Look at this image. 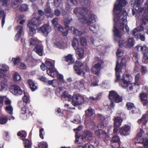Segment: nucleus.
I'll return each mask as SVG.
<instances>
[{
  "mask_svg": "<svg viewBox=\"0 0 148 148\" xmlns=\"http://www.w3.org/2000/svg\"><path fill=\"white\" fill-rule=\"evenodd\" d=\"M126 2L125 0H119L118 3L114 5L113 9V12L116 16L114 19V24L113 32L115 37H118L119 38L122 37L121 32L118 29L117 26L120 30L124 32L125 28L126 32H128L129 30L127 25V14L126 10H122L123 7L126 5Z\"/></svg>",
  "mask_w": 148,
  "mask_h": 148,
  "instance_id": "nucleus-1",
  "label": "nucleus"
},
{
  "mask_svg": "<svg viewBox=\"0 0 148 148\" xmlns=\"http://www.w3.org/2000/svg\"><path fill=\"white\" fill-rule=\"evenodd\" d=\"M135 144L136 143L142 144L144 148H148V133L145 134L144 131L140 129L135 138Z\"/></svg>",
  "mask_w": 148,
  "mask_h": 148,
  "instance_id": "nucleus-2",
  "label": "nucleus"
},
{
  "mask_svg": "<svg viewBox=\"0 0 148 148\" xmlns=\"http://www.w3.org/2000/svg\"><path fill=\"white\" fill-rule=\"evenodd\" d=\"M126 61L125 60L122 58L121 60V61L120 62V64L119 62L117 61L116 67L115 69L116 72V79L115 80V82H117L118 81L120 80V75L121 73V71H119L120 67L121 69H123L125 68L126 66Z\"/></svg>",
  "mask_w": 148,
  "mask_h": 148,
  "instance_id": "nucleus-3",
  "label": "nucleus"
},
{
  "mask_svg": "<svg viewBox=\"0 0 148 148\" xmlns=\"http://www.w3.org/2000/svg\"><path fill=\"white\" fill-rule=\"evenodd\" d=\"M47 74L53 77H55V73L57 72L55 69L54 65L50 61H46L45 62Z\"/></svg>",
  "mask_w": 148,
  "mask_h": 148,
  "instance_id": "nucleus-4",
  "label": "nucleus"
},
{
  "mask_svg": "<svg viewBox=\"0 0 148 148\" xmlns=\"http://www.w3.org/2000/svg\"><path fill=\"white\" fill-rule=\"evenodd\" d=\"M132 79L131 75L129 74H126L125 77L123 75L122 78L119 81V85L123 88H126L130 85L129 83Z\"/></svg>",
  "mask_w": 148,
  "mask_h": 148,
  "instance_id": "nucleus-5",
  "label": "nucleus"
},
{
  "mask_svg": "<svg viewBox=\"0 0 148 148\" xmlns=\"http://www.w3.org/2000/svg\"><path fill=\"white\" fill-rule=\"evenodd\" d=\"M72 103L75 106L81 105L84 102L83 97L79 94L74 95L72 97Z\"/></svg>",
  "mask_w": 148,
  "mask_h": 148,
  "instance_id": "nucleus-6",
  "label": "nucleus"
},
{
  "mask_svg": "<svg viewBox=\"0 0 148 148\" xmlns=\"http://www.w3.org/2000/svg\"><path fill=\"white\" fill-rule=\"evenodd\" d=\"M84 66V64L79 61H76L75 64L73 65V69L76 73L79 75H81L82 73L84 75L85 72H84V69L81 68Z\"/></svg>",
  "mask_w": 148,
  "mask_h": 148,
  "instance_id": "nucleus-7",
  "label": "nucleus"
},
{
  "mask_svg": "<svg viewBox=\"0 0 148 148\" xmlns=\"http://www.w3.org/2000/svg\"><path fill=\"white\" fill-rule=\"evenodd\" d=\"M79 1L82 5H86L89 3V0H79ZM77 3V0H67L66 8L67 9H68L71 6L76 5Z\"/></svg>",
  "mask_w": 148,
  "mask_h": 148,
  "instance_id": "nucleus-8",
  "label": "nucleus"
},
{
  "mask_svg": "<svg viewBox=\"0 0 148 148\" xmlns=\"http://www.w3.org/2000/svg\"><path fill=\"white\" fill-rule=\"evenodd\" d=\"M110 145L113 148H119L121 143L120 138L117 135H114L111 138Z\"/></svg>",
  "mask_w": 148,
  "mask_h": 148,
  "instance_id": "nucleus-9",
  "label": "nucleus"
},
{
  "mask_svg": "<svg viewBox=\"0 0 148 148\" xmlns=\"http://www.w3.org/2000/svg\"><path fill=\"white\" fill-rule=\"evenodd\" d=\"M113 121L114 127L113 132L114 133H116L118 132L119 127L121 125L123 119L119 116H116L114 118Z\"/></svg>",
  "mask_w": 148,
  "mask_h": 148,
  "instance_id": "nucleus-10",
  "label": "nucleus"
},
{
  "mask_svg": "<svg viewBox=\"0 0 148 148\" xmlns=\"http://www.w3.org/2000/svg\"><path fill=\"white\" fill-rule=\"evenodd\" d=\"M103 64L102 60L99 61L98 62L95 64L92 67L91 72L94 74L99 76L100 73V71L101 69V65Z\"/></svg>",
  "mask_w": 148,
  "mask_h": 148,
  "instance_id": "nucleus-11",
  "label": "nucleus"
},
{
  "mask_svg": "<svg viewBox=\"0 0 148 148\" xmlns=\"http://www.w3.org/2000/svg\"><path fill=\"white\" fill-rule=\"evenodd\" d=\"M145 12L146 13V14L147 15V16L145 18H142L141 19L140 25L137 28H136L138 32L143 31L144 29V27H145L144 26H143V25H145L147 22L148 23V9H146Z\"/></svg>",
  "mask_w": 148,
  "mask_h": 148,
  "instance_id": "nucleus-12",
  "label": "nucleus"
},
{
  "mask_svg": "<svg viewBox=\"0 0 148 148\" xmlns=\"http://www.w3.org/2000/svg\"><path fill=\"white\" fill-rule=\"evenodd\" d=\"M148 92H142L139 94V97L140 101L144 106L148 108V100H147Z\"/></svg>",
  "mask_w": 148,
  "mask_h": 148,
  "instance_id": "nucleus-13",
  "label": "nucleus"
},
{
  "mask_svg": "<svg viewBox=\"0 0 148 148\" xmlns=\"http://www.w3.org/2000/svg\"><path fill=\"white\" fill-rule=\"evenodd\" d=\"M88 12V10L86 8L82 7L77 8L73 10V13L77 16H85Z\"/></svg>",
  "mask_w": 148,
  "mask_h": 148,
  "instance_id": "nucleus-14",
  "label": "nucleus"
},
{
  "mask_svg": "<svg viewBox=\"0 0 148 148\" xmlns=\"http://www.w3.org/2000/svg\"><path fill=\"white\" fill-rule=\"evenodd\" d=\"M148 121V110L145 114L143 115L141 118L138 120L137 121V123L139 124H140L142 123V127L143 129H145L147 128V127H146V124Z\"/></svg>",
  "mask_w": 148,
  "mask_h": 148,
  "instance_id": "nucleus-15",
  "label": "nucleus"
},
{
  "mask_svg": "<svg viewBox=\"0 0 148 148\" xmlns=\"http://www.w3.org/2000/svg\"><path fill=\"white\" fill-rule=\"evenodd\" d=\"M131 127L128 125H125L119 129V132L122 136H127L130 134Z\"/></svg>",
  "mask_w": 148,
  "mask_h": 148,
  "instance_id": "nucleus-16",
  "label": "nucleus"
},
{
  "mask_svg": "<svg viewBox=\"0 0 148 148\" xmlns=\"http://www.w3.org/2000/svg\"><path fill=\"white\" fill-rule=\"evenodd\" d=\"M10 90L12 93L16 95H20L22 93V91L20 87L16 85L11 86Z\"/></svg>",
  "mask_w": 148,
  "mask_h": 148,
  "instance_id": "nucleus-17",
  "label": "nucleus"
},
{
  "mask_svg": "<svg viewBox=\"0 0 148 148\" xmlns=\"http://www.w3.org/2000/svg\"><path fill=\"white\" fill-rule=\"evenodd\" d=\"M45 36H47L49 33L51 31V27L48 24H44L39 29Z\"/></svg>",
  "mask_w": 148,
  "mask_h": 148,
  "instance_id": "nucleus-18",
  "label": "nucleus"
},
{
  "mask_svg": "<svg viewBox=\"0 0 148 148\" xmlns=\"http://www.w3.org/2000/svg\"><path fill=\"white\" fill-rule=\"evenodd\" d=\"M33 51L39 56H42L44 51L42 45L41 44H37L34 49Z\"/></svg>",
  "mask_w": 148,
  "mask_h": 148,
  "instance_id": "nucleus-19",
  "label": "nucleus"
},
{
  "mask_svg": "<svg viewBox=\"0 0 148 148\" xmlns=\"http://www.w3.org/2000/svg\"><path fill=\"white\" fill-rule=\"evenodd\" d=\"M58 18H53L51 21L52 24L53 25L54 27L56 30L62 31L63 30V27L60 24L58 23Z\"/></svg>",
  "mask_w": 148,
  "mask_h": 148,
  "instance_id": "nucleus-20",
  "label": "nucleus"
},
{
  "mask_svg": "<svg viewBox=\"0 0 148 148\" xmlns=\"http://www.w3.org/2000/svg\"><path fill=\"white\" fill-rule=\"evenodd\" d=\"M142 49L141 50L143 54V56L142 59V61L144 62H148V48L145 45L142 46Z\"/></svg>",
  "mask_w": 148,
  "mask_h": 148,
  "instance_id": "nucleus-21",
  "label": "nucleus"
},
{
  "mask_svg": "<svg viewBox=\"0 0 148 148\" xmlns=\"http://www.w3.org/2000/svg\"><path fill=\"white\" fill-rule=\"evenodd\" d=\"M41 18L40 16L34 18L29 22H30V24L34 27H38L41 23Z\"/></svg>",
  "mask_w": 148,
  "mask_h": 148,
  "instance_id": "nucleus-22",
  "label": "nucleus"
},
{
  "mask_svg": "<svg viewBox=\"0 0 148 148\" xmlns=\"http://www.w3.org/2000/svg\"><path fill=\"white\" fill-rule=\"evenodd\" d=\"M9 67L7 65H3L1 69H0V77L6 78V76L4 73L9 70Z\"/></svg>",
  "mask_w": 148,
  "mask_h": 148,
  "instance_id": "nucleus-23",
  "label": "nucleus"
},
{
  "mask_svg": "<svg viewBox=\"0 0 148 148\" xmlns=\"http://www.w3.org/2000/svg\"><path fill=\"white\" fill-rule=\"evenodd\" d=\"M96 16L93 14H89L87 18V25H90L91 23L96 22Z\"/></svg>",
  "mask_w": 148,
  "mask_h": 148,
  "instance_id": "nucleus-24",
  "label": "nucleus"
},
{
  "mask_svg": "<svg viewBox=\"0 0 148 148\" xmlns=\"http://www.w3.org/2000/svg\"><path fill=\"white\" fill-rule=\"evenodd\" d=\"M126 45H124L125 48H132L133 47L135 44V41L133 37L129 38L127 40L125 41Z\"/></svg>",
  "mask_w": 148,
  "mask_h": 148,
  "instance_id": "nucleus-25",
  "label": "nucleus"
},
{
  "mask_svg": "<svg viewBox=\"0 0 148 148\" xmlns=\"http://www.w3.org/2000/svg\"><path fill=\"white\" fill-rule=\"evenodd\" d=\"M23 27L20 25L16 26V29H18V31L16 34L15 36V40L16 41H18L20 38L22 34Z\"/></svg>",
  "mask_w": 148,
  "mask_h": 148,
  "instance_id": "nucleus-26",
  "label": "nucleus"
},
{
  "mask_svg": "<svg viewBox=\"0 0 148 148\" xmlns=\"http://www.w3.org/2000/svg\"><path fill=\"white\" fill-rule=\"evenodd\" d=\"M83 136L85 139L90 140L92 139V134L90 130H85L84 132Z\"/></svg>",
  "mask_w": 148,
  "mask_h": 148,
  "instance_id": "nucleus-27",
  "label": "nucleus"
},
{
  "mask_svg": "<svg viewBox=\"0 0 148 148\" xmlns=\"http://www.w3.org/2000/svg\"><path fill=\"white\" fill-rule=\"evenodd\" d=\"M64 60L68 62V64L70 65L73 64L74 60H73L72 55L69 54L66 56H65L64 57Z\"/></svg>",
  "mask_w": 148,
  "mask_h": 148,
  "instance_id": "nucleus-28",
  "label": "nucleus"
},
{
  "mask_svg": "<svg viewBox=\"0 0 148 148\" xmlns=\"http://www.w3.org/2000/svg\"><path fill=\"white\" fill-rule=\"evenodd\" d=\"M27 26L29 29V34L30 36H32L36 33V30L34 28V27L32 26L30 22H29L27 25Z\"/></svg>",
  "mask_w": 148,
  "mask_h": 148,
  "instance_id": "nucleus-29",
  "label": "nucleus"
},
{
  "mask_svg": "<svg viewBox=\"0 0 148 148\" xmlns=\"http://www.w3.org/2000/svg\"><path fill=\"white\" fill-rule=\"evenodd\" d=\"M72 45L74 49L76 50L77 49L80 48L78 40L76 38H74L73 39L72 41Z\"/></svg>",
  "mask_w": 148,
  "mask_h": 148,
  "instance_id": "nucleus-30",
  "label": "nucleus"
},
{
  "mask_svg": "<svg viewBox=\"0 0 148 148\" xmlns=\"http://www.w3.org/2000/svg\"><path fill=\"white\" fill-rule=\"evenodd\" d=\"M21 113L23 114H26V116L27 117L29 118L30 116H32V115L31 112L29 111L28 110H27V108L26 107H24L21 108Z\"/></svg>",
  "mask_w": 148,
  "mask_h": 148,
  "instance_id": "nucleus-31",
  "label": "nucleus"
},
{
  "mask_svg": "<svg viewBox=\"0 0 148 148\" xmlns=\"http://www.w3.org/2000/svg\"><path fill=\"white\" fill-rule=\"evenodd\" d=\"M27 83L29 84L30 89L32 91H34L37 89V86L35 85V83L32 80L28 79Z\"/></svg>",
  "mask_w": 148,
  "mask_h": 148,
  "instance_id": "nucleus-32",
  "label": "nucleus"
},
{
  "mask_svg": "<svg viewBox=\"0 0 148 148\" xmlns=\"http://www.w3.org/2000/svg\"><path fill=\"white\" fill-rule=\"evenodd\" d=\"M23 143L25 148H31L32 145L31 140L25 139L23 140Z\"/></svg>",
  "mask_w": 148,
  "mask_h": 148,
  "instance_id": "nucleus-33",
  "label": "nucleus"
},
{
  "mask_svg": "<svg viewBox=\"0 0 148 148\" xmlns=\"http://www.w3.org/2000/svg\"><path fill=\"white\" fill-rule=\"evenodd\" d=\"M61 96L62 98H64L66 100H68L69 101H71L72 99V96L69 94L66 91L64 92Z\"/></svg>",
  "mask_w": 148,
  "mask_h": 148,
  "instance_id": "nucleus-34",
  "label": "nucleus"
},
{
  "mask_svg": "<svg viewBox=\"0 0 148 148\" xmlns=\"http://www.w3.org/2000/svg\"><path fill=\"white\" fill-rule=\"evenodd\" d=\"M77 54L78 55V59H81L83 58L84 51L82 48H79L77 50Z\"/></svg>",
  "mask_w": 148,
  "mask_h": 148,
  "instance_id": "nucleus-35",
  "label": "nucleus"
},
{
  "mask_svg": "<svg viewBox=\"0 0 148 148\" xmlns=\"http://www.w3.org/2000/svg\"><path fill=\"white\" fill-rule=\"evenodd\" d=\"M0 80L1 82L0 83V91L5 88L7 80L6 78L0 77Z\"/></svg>",
  "mask_w": 148,
  "mask_h": 148,
  "instance_id": "nucleus-36",
  "label": "nucleus"
},
{
  "mask_svg": "<svg viewBox=\"0 0 148 148\" xmlns=\"http://www.w3.org/2000/svg\"><path fill=\"white\" fill-rule=\"evenodd\" d=\"M118 94L117 92L111 90L109 92V98L110 100H114Z\"/></svg>",
  "mask_w": 148,
  "mask_h": 148,
  "instance_id": "nucleus-37",
  "label": "nucleus"
},
{
  "mask_svg": "<svg viewBox=\"0 0 148 148\" xmlns=\"http://www.w3.org/2000/svg\"><path fill=\"white\" fill-rule=\"evenodd\" d=\"M22 2V0H13L12 2V5L13 8H16L19 5L20 3Z\"/></svg>",
  "mask_w": 148,
  "mask_h": 148,
  "instance_id": "nucleus-38",
  "label": "nucleus"
},
{
  "mask_svg": "<svg viewBox=\"0 0 148 148\" xmlns=\"http://www.w3.org/2000/svg\"><path fill=\"white\" fill-rule=\"evenodd\" d=\"M77 16L80 22L84 24H86L87 25V19L86 17L85 16Z\"/></svg>",
  "mask_w": 148,
  "mask_h": 148,
  "instance_id": "nucleus-39",
  "label": "nucleus"
},
{
  "mask_svg": "<svg viewBox=\"0 0 148 148\" xmlns=\"http://www.w3.org/2000/svg\"><path fill=\"white\" fill-rule=\"evenodd\" d=\"M13 62L14 65H18L21 61L20 58L19 57L16 58H13L11 60Z\"/></svg>",
  "mask_w": 148,
  "mask_h": 148,
  "instance_id": "nucleus-40",
  "label": "nucleus"
},
{
  "mask_svg": "<svg viewBox=\"0 0 148 148\" xmlns=\"http://www.w3.org/2000/svg\"><path fill=\"white\" fill-rule=\"evenodd\" d=\"M28 5L25 4H22L19 8V10L21 11H25L27 10Z\"/></svg>",
  "mask_w": 148,
  "mask_h": 148,
  "instance_id": "nucleus-41",
  "label": "nucleus"
},
{
  "mask_svg": "<svg viewBox=\"0 0 148 148\" xmlns=\"http://www.w3.org/2000/svg\"><path fill=\"white\" fill-rule=\"evenodd\" d=\"M99 138H102L104 141H105L109 138V136L107 133L105 131H104L102 134L101 135H100Z\"/></svg>",
  "mask_w": 148,
  "mask_h": 148,
  "instance_id": "nucleus-42",
  "label": "nucleus"
},
{
  "mask_svg": "<svg viewBox=\"0 0 148 148\" xmlns=\"http://www.w3.org/2000/svg\"><path fill=\"white\" fill-rule=\"evenodd\" d=\"M140 76V73H138L136 75L135 77V82L134 83V85H137V86L138 87L140 86V84L138 83V82Z\"/></svg>",
  "mask_w": 148,
  "mask_h": 148,
  "instance_id": "nucleus-43",
  "label": "nucleus"
},
{
  "mask_svg": "<svg viewBox=\"0 0 148 148\" xmlns=\"http://www.w3.org/2000/svg\"><path fill=\"white\" fill-rule=\"evenodd\" d=\"M93 112L92 108L89 107L88 109L85 111L86 117H88L92 115Z\"/></svg>",
  "mask_w": 148,
  "mask_h": 148,
  "instance_id": "nucleus-44",
  "label": "nucleus"
},
{
  "mask_svg": "<svg viewBox=\"0 0 148 148\" xmlns=\"http://www.w3.org/2000/svg\"><path fill=\"white\" fill-rule=\"evenodd\" d=\"M45 15L49 16L51 12V10L49 7H47L45 8L44 10Z\"/></svg>",
  "mask_w": 148,
  "mask_h": 148,
  "instance_id": "nucleus-45",
  "label": "nucleus"
},
{
  "mask_svg": "<svg viewBox=\"0 0 148 148\" xmlns=\"http://www.w3.org/2000/svg\"><path fill=\"white\" fill-rule=\"evenodd\" d=\"M8 120V118L6 116L4 117H0V124L3 125L5 124Z\"/></svg>",
  "mask_w": 148,
  "mask_h": 148,
  "instance_id": "nucleus-46",
  "label": "nucleus"
},
{
  "mask_svg": "<svg viewBox=\"0 0 148 148\" xmlns=\"http://www.w3.org/2000/svg\"><path fill=\"white\" fill-rule=\"evenodd\" d=\"M141 72L142 75H144L148 73V70L147 67L145 66H142Z\"/></svg>",
  "mask_w": 148,
  "mask_h": 148,
  "instance_id": "nucleus-47",
  "label": "nucleus"
},
{
  "mask_svg": "<svg viewBox=\"0 0 148 148\" xmlns=\"http://www.w3.org/2000/svg\"><path fill=\"white\" fill-rule=\"evenodd\" d=\"M138 31L136 28H135L132 30L131 32L132 34L134 36V37L137 38L139 37V35L138 33Z\"/></svg>",
  "mask_w": 148,
  "mask_h": 148,
  "instance_id": "nucleus-48",
  "label": "nucleus"
},
{
  "mask_svg": "<svg viewBox=\"0 0 148 148\" xmlns=\"http://www.w3.org/2000/svg\"><path fill=\"white\" fill-rule=\"evenodd\" d=\"M5 110L10 115H12L13 113V108L11 106H7L5 107Z\"/></svg>",
  "mask_w": 148,
  "mask_h": 148,
  "instance_id": "nucleus-49",
  "label": "nucleus"
},
{
  "mask_svg": "<svg viewBox=\"0 0 148 148\" xmlns=\"http://www.w3.org/2000/svg\"><path fill=\"white\" fill-rule=\"evenodd\" d=\"M21 79L20 76L18 73H16L14 74L13 76V80L14 81H17Z\"/></svg>",
  "mask_w": 148,
  "mask_h": 148,
  "instance_id": "nucleus-50",
  "label": "nucleus"
},
{
  "mask_svg": "<svg viewBox=\"0 0 148 148\" xmlns=\"http://www.w3.org/2000/svg\"><path fill=\"white\" fill-rule=\"evenodd\" d=\"M72 20V19H71L70 20L68 18H66L64 20V25L66 28H68L69 27V24L70 23Z\"/></svg>",
  "mask_w": 148,
  "mask_h": 148,
  "instance_id": "nucleus-51",
  "label": "nucleus"
},
{
  "mask_svg": "<svg viewBox=\"0 0 148 148\" xmlns=\"http://www.w3.org/2000/svg\"><path fill=\"white\" fill-rule=\"evenodd\" d=\"M73 34L77 36H81L82 34V32L79 31L78 29L74 28L73 31Z\"/></svg>",
  "mask_w": 148,
  "mask_h": 148,
  "instance_id": "nucleus-52",
  "label": "nucleus"
},
{
  "mask_svg": "<svg viewBox=\"0 0 148 148\" xmlns=\"http://www.w3.org/2000/svg\"><path fill=\"white\" fill-rule=\"evenodd\" d=\"M126 106L128 110H130L134 107V105L133 103L127 102L126 103Z\"/></svg>",
  "mask_w": 148,
  "mask_h": 148,
  "instance_id": "nucleus-53",
  "label": "nucleus"
},
{
  "mask_svg": "<svg viewBox=\"0 0 148 148\" xmlns=\"http://www.w3.org/2000/svg\"><path fill=\"white\" fill-rule=\"evenodd\" d=\"M114 101L116 103H119L121 102L122 101V98L118 94L117 96L115 97V98L114 99Z\"/></svg>",
  "mask_w": 148,
  "mask_h": 148,
  "instance_id": "nucleus-54",
  "label": "nucleus"
},
{
  "mask_svg": "<svg viewBox=\"0 0 148 148\" xmlns=\"http://www.w3.org/2000/svg\"><path fill=\"white\" fill-rule=\"evenodd\" d=\"M38 147L39 148H47V144L46 143L42 142L39 143Z\"/></svg>",
  "mask_w": 148,
  "mask_h": 148,
  "instance_id": "nucleus-55",
  "label": "nucleus"
},
{
  "mask_svg": "<svg viewBox=\"0 0 148 148\" xmlns=\"http://www.w3.org/2000/svg\"><path fill=\"white\" fill-rule=\"evenodd\" d=\"M133 5V8L139 7L140 5V0H135Z\"/></svg>",
  "mask_w": 148,
  "mask_h": 148,
  "instance_id": "nucleus-56",
  "label": "nucleus"
},
{
  "mask_svg": "<svg viewBox=\"0 0 148 148\" xmlns=\"http://www.w3.org/2000/svg\"><path fill=\"white\" fill-rule=\"evenodd\" d=\"M80 43L82 47H84V46H85L86 44V39L84 38H81L80 39Z\"/></svg>",
  "mask_w": 148,
  "mask_h": 148,
  "instance_id": "nucleus-57",
  "label": "nucleus"
},
{
  "mask_svg": "<svg viewBox=\"0 0 148 148\" xmlns=\"http://www.w3.org/2000/svg\"><path fill=\"white\" fill-rule=\"evenodd\" d=\"M22 100L23 102L26 103H28L30 102L29 97L25 95L23 97Z\"/></svg>",
  "mask_w": 148,
  "mask_h": 148,
  "instance_id": "nucleus-58",
  "label": "nucleus"
},
{
  "mask_svg": "<svg viewBox=\"0 0 148 148\" xmlns=\"http://www.w3.org/2000/svg\"><path fill=\"white\" fill-rule=\"evenodd\" d=\"M103 130L101 129H99L96 130L95 134L97 136L99 137H100V135L102 134L103 132Z\"/></svg>",
  "mask_w": 148,
  "mask_h": 148,
  "instance_id": "nucleus-59",
  "label": "nucleus"
},
{
  "mask_svg": "<svg viewBox=\"0 0 148 148\" xmlns=\"http://www.w3.org/2000/svg\"><path fill=\"white\" fill-rule=\"evenodd\" d=\"M53 3L55 5L56 7H58L61 4L62 0H54Z\"/></svg>",
  "mask_w": 148,
  "mask_h": 148,
  "instance_id": "nucleus-60",
  "label": "nucleus"
},
{
  "mask_svg": "<svg viewBox=\"0 0 148 148\" xmlns=\"http://www.w3.org/2000/svg\"><path fill=\"white\" fill-rule=\"evenodd\" d=\"M0 2L2 5L4 6H7L9 3V1L8 0H0Z\"/></svg>",
  "mask_w": 148,
  "mask_h": 148,
  "instance_id": "nucleus-61",
  "label": "nucleus"
},
{
  "mask_svg": "<svg viewBox=\"0 0 148 148\" xmlns=\"http://www.w3.org/2000/svg\"><path fill=\"white\" fill-rule=\"evenodd\" d=\"M45 134L44 129L43 128H41L39 130V136L42 139L44 138L43 135Z\"/></svg>",
  "mask_w": 148,
  "mask_h": 148,
  "instance_id": "nucleus-62",
  "label": "nucleus"
},
{
  "mask_svg": "<svg viewBox=\"0 0 148 148\" xmlns=\"http://www.w3.org/2000/svg\"><path fill=\"white\" fill-rule=\"evenodd\" d=\"M29 40L30 45H35L37 42L36 40L34 38H31Z\"/></svg>",
  "mask_w": 148,
  "mask_h": 148,
  "instance_id": "nucleus-63",
  "label": "nucleus"
},
{
  "mask_svg": "<svg viewBox=\"0 0 148 148\" xmlns=\"http://www.w3.org/2000/svg\"><path fill=\"white\" fill-rule=\"evenodd\" d=\"M119 46L120 47H123L126 45L125 42L124 40H120L119 41Z\"/></svg>",
  "mask_w": 148,
  "mask_h": 148,
  "instance_id": "nucleus-64",
  "label": "nucleus"
}]
</instances>
